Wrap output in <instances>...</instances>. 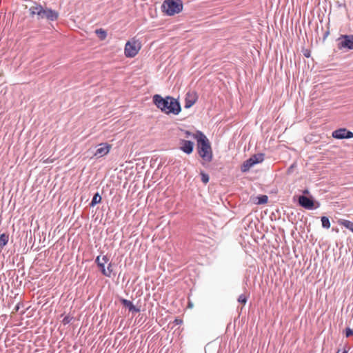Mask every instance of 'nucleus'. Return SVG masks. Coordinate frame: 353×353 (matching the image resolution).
Wrapping results in <instances>:
<instances>
[{"mask_svg": "<svg viewBox=\"0 0 353 353\" xmlns=\"http://www.w3.org/2000/svg\"><path fill=\"white\" fill-rule=\"evenodd\" d=\"M194 138L196 139L197 143H199V131H197L195 134H192ZM197 145H199V143H197ZM197 148H199V146H197Z\"/></svg>", "mask_w": 353, "mask_h": 353, "instance_id": "nucleus-28", "label": "nucleus"}, {"mask_svg": "<svg viewBox=\"0 0 353 353\" xmlns=\"http://www.w3.org/2000/svg\"><path fill=\"white\" fill-rule=\"evenodd\" d=\"M342 353H347V351L344 350Z\"/></svg>", "mask_w": 353, "mask_h": 353, "instance_id": "nucleus-37", "label": "nucleus"}, {"mask_svg": "<svg viewBox=\"0 0 353 353\" xmlns=\"http://www.w3.org/2000/svg\"><path fill=\"white\" fill-rule=\"evenodd\" d=\"M101 260H102V263H100L98 266L99 267L101 273L104 275V274H106L105 263H106L108 261V258L107 256H103L102 257Z\"/></svg>", "mask_w": 353, "mask_h": 353, "instance_id": "nucleus-19", "label": "nucleus"}, {"mask_svg": "<svg viewBox=\"0 0 353 353\" xmlns=\"http://www.w3.org/2000/svg\"><path fill=\"white\" fill-rule=\"evenodd\" d=\"M183 321L180 319H175L173 321V323L176 325H181Z\"/></svg>", "mask_w": 353, "mask_h": 353, "instance_id": "nucleus-27", "label": "nucleus"}, {"mask_svg": "<svg viewBox=\"0 0 353 353\" xmlns=\"http://www.w3.org/2000/svg\"><path fill=\"white\" fill-rule=\"evenodd\" d=\"M95 34L100 39V40L103 41L107 37V32L102 28L97 29L95 30Z\"/></svg>", "mask_w": 353, "mask_h": 353, "instance_id": "nucleus-17", "label": "nucleus"}, {"mask_svg": "<svg viewBox=\"0 0 353 353\" xmlns=\"http://www.w3.org/2000/svg\"><path fill=\"white\" fill-rule=\"evenodd\" d=\"M255 164L254 163L252 158H249L247 159L244 163H243V165L241 167L242 172H247L248 171L252 166H254Z\"/></svg>", "mask_w": 353, "mask_h": 353, "instance_id": "nucleus-14", "label": "nucleus"}, {"mask_svg": "<svg viewBox=\"0 0 353 353\" xmlns=\"http://www.w3.org/2000/svg\"><path fill=\"white\" fill-rule=\"evenodd\" d=\"M299 204L307 210H312L314 208H317L319 206L318 204L317 206L314 207V200L312 198H309L304 195L299 197Z\"/></svg>", "mask_w": 353, "mask_h": 353, "instance_id": "nucleus-8", "label": "nucleus"}, {"mask_svg": "<svg viewBox=\"0 0 353 353\" xmlns=\"http://www.w3.org/2000/svg\"><path fill=\"white\" fill-rule=\"evenodd\" d=\"M72 316H69V315L65 316L63 319V320H62V323H63V325H67V324H68V323H70V321H72Z\"/></svg>", "mask_w": 353, "mask_h": 353, "instance_id": "nucleus-25", "label": "nucleus"}, {"mask_svg": "<svg viewBox=\"0 0 353 353\" xmlns=\"http://www.w3.org/2000/svg\"><path fill=\"white\" fill-rule=\"evenodd\" d=\"M9 235L3 233L0 235V248H3L8 242Z\"/></svg>", "mask_w": 353, "mask_h": 353, "instance_id": "nucleus-16", "label": "nucleus"}, {"mask_svg": "<svg viewBox=\"0 0 353 353\" xmlns=\"http://www.w3.org/2000/svg\"><path fill=\"white\" fill-rule=\"evenodd\" d=\"M199 142H200V157L203 162V165L205 163H210L213 159V152L211 147V143L207 137L200 131Z\"/></svg>", "mask_w": 353, "mask_h": 353, "instance_id": "nucleus-3", "label": "nucleus"}, {"mask_svg": "<svg viewBox=\"0 0 353 353\" xmlns=\"http://www.w3.org/2000/svg\"><path fill=\"white\" fill-rule=\"evenodd\" d=\"M305 56L306 57H309L308 53L305 54Z\"/></svg>", "mask_w": 353, "mask_h": 353, "instance_id": "nucleus-36", "label": "nucleus"}, {"mask_svg": "<svg viewBox=\"0 0 353 353\" xmlns=\"http://www.w3.org/2000/svg\"><path fill=\"white\" fill-rule=\"evenodd\" d=\"M183 9L181 0H165L162 4V10L168 15L172 16L180 12Z\"/></svg>", "mask_w": 353, "mask_h": 353, "instance_id": "nucleus-4", "label": "nucleus"}, {"mask_svg": "<svg viewBox=\"0 0 353 353\" xmlns=\"http://www.w3.org/2000/svg\"><path fill=\"white\" fill-rule=\"evenodd\" d=\"M95 263L97 264V265H99L100 263H102V261H101V258H100V256H98L96 259H95Z\"/></svg>", "mask_w": 353, "mask_h": 353, "instance_id": "nucleus-29", "label": "nucleus"}, {"mask_svg": "<svg viewBox=\"0 0 353 353\" xmlns=\"http://www.w3.org/2000/svg\"><path fill=\"white\" fill-rule=\"evenodd\" d=\"M181 133L185 134L187 135L186 137H188L189 135L192 134V133L190 132L189 131L183 130H181Z\"/></svg>", "mask_w": 353, "mask_h": 353, "instance_id": "nucleus-30", "label": "nucleus"}, {"mask_svg": "<svg viewBox=\"0 0 353 353\" xmlns=\"http://www.w3.org/2000/svg\"><path fill=\"white\" fill-rule=\"evenodd\" d=\"M247 301H248V296H246L243 294H241L238 298V302L243 303V304H245L247 303Z\"/></svg>", "mask_w": 353, "mask_h": 353, "instance_id": "nucleus-22", "label": "nucleus"}, {"mask_svg": "<svg viewBox=\"0 0 353 353\" xmlns=\"http://www.w3.org/2000/svg\"><path fill=\"white\" fill-rule=\"evenodd\" d=\"M332 136L336 139H351L353 138V132L342 128L333 131Z\"/></svg>", "mask_w": 353, "mask_h": 353, "instance_id": "nucleus-7", "label": "nucleus"}, {"mask_svg": "<svg viewBox=\"0 0 353 353\" xmlns=\"http://www.w3.org/2000/svg\"><path fill=\"white\" fill-rule=\"evenodd\" d=\"M97 147L94 155L97 157H102L110 152L111 145L107 143H103L98 145Z\"/></svg>", "mask_w": 353, "mask_h": 353, "instance_id": "nucleus-9", "label": "nucleus"}, {"mask_svg": "<svg viewBox=\"0 0 353 353\" xmlns=\"http://www.w3.org/2000/svg\"><path fill=\"white\" fill-rule=\"evenodd\" d=\"M112 272V263H110L108 264L107 269H105L106 274H104V276L110 277Z\"/></svg>", "mask_w": 353, "mask_h": 353, "instance_id": "nucleus-24", "label": "nucleus"}, {"mask_svg": "<svg viewBox=\"0 0 353 353\" xmlns=\"http://www.w3.org/2000/svg\"><path fill=\"white\" fill-rule=\"evenodd\" d=\"M293 167H294V165H291V166L288 168V173H290V172L292 170Z\"/></svg>", "mask_w": 353, "mask_h": 353, "instance_id": "nucleus-32", "label": "nucleus"}, {"mask_svg": "<svg viewBox=\"0 0 353 353\" xmlns=\"http://www.w3.org/2000/svg\"><path fill=\"white\" fill-rule=\"evenodd\" d=\"M268 196L266 195H261V196L258 197V204H264L268 202Z\"/></svg>", "mask_w": 353, "mask_h": 353, "instance_id": "nucleus-21", "label": "nucleus"}, {"mask_svg": "<svg viewBox=\"0 0 353 353\" xmlns=\"http://www.w3.org/2000/svg\"><path fill=\"white\" fill-rule=\"evenodd\" d=\"M328 34H329V32H328V31H327V32H325V37H324V38L327 37Z\"/></svg>", "mask_w": 353, "mask_h": 353, "instance_id": "nucleus-33", "label": "nucleus"}, {"mask_svg": "<svg viewBox=\"0 0 353 353\" xmlns=\"http://www.w3.org/2000/svg\"><path fill=\"white\" fill-rule=\"evenodd\" d=\"M337 48L339 50H353V35L352 34H341L336 40Z\"/></svg>", "mask_w": 353, "mask_h": 353, "instance_id": "nucleus-6", "label": "nucleus"}, {"mask_svg": "<svg viewBox=\"0 0 353 353\" xmlns=\"http://www.w3.org/2000/svg\"><path fill=\"white\" fill-rule=\"evenodd\" d=\"M188 305L190 308H192L193 307V304H192V301H191V300L190 299L188 300Z\"/></svg>", "mask_w": 353, "mask_h": 353, "instance_id": "nucleus-31", "label": "nucleus"}, {"mask_svg": "<svg viewBox=\"0 0 353 353\" xmlns=\"http://www.w3.org/2000/svg\"><path fill=\"white\" fill-rule=\"evenodd\" d=\"M154 104L163 112L177 115L181 112L180 103L172 97H162L159 94H154L152 97Z\"/></svg>", "mask_w": 353, "mask_h": 353, "instance_id": "nucleus-1", "label": "nucleus"}, {"mask_svg": "<svg viewBox=\"0 0 353 353\" xmlns=\"http://www.w3.org/2000/svg\"><path fill=\"white\" fill-rule=\"evenodd\" d=\"M29 12L31 17L36 15L39 20L46 19L50 21H54L59 17L58 12L48 7H43L36 1H32V6L30 7Z\"/></svg>", "mask_w": 353, "mask_h": 353, "instance_id": "nucleus-2", "label": "nucleus"}, {"mask_svg": "<svg viewBox=\"0 0 353 353\" xmlns=\"http://www.w3.org/2000/svg\"><path fill=\"white\" fill-rule=\"evenodd\" d=\"M254 163L256 165L257 163H261L264 160V154L262 153H258L254 154L251 157Z\"/></svg>", "mask_w": 353, "mask_h": 353, "instance_id": "nucleus-15", "label": "nucleus"}, {"mask_svg": "<svg viewBox=\"0 0 353 353\" xmlns=\"http://www.w3.org/2000/svg\"><path fill=\"white\" fill-rule=\"evenodd\" d=\"M120 302L121 303V304L123 305L128 307L130 312H136V313L140 312V309L136 307L133 305L132 302L129 300L121 298V299H120Z\"/></svg>", "mask_w": 353, "mask_h": 353, "instance_id": "nucleus-11", "label": "nucleus"}, {"mask_svg": "<svg viewBox=\"0 0 353 353\" xmlns=\"http://www.w3.org/2000/svg\"><path fill=\"white\" fill-rule=\"evenodd\" d=\"M345 332L346 337H350L352 335H353V330L350 327H347L345 330Z\"/></svg>", "mask_w": 353, "mask_h": 353, "instance_id": "nucleus-26", "label": "nucleus"}, {"mask_svg": "<svg viewBox=\"0 0 353 353\" xmlns=\"http://www.w3.org/2000/svg\"><path fill=\"white\" fill-rule=\"evenodd\" d=\"M141 48V43L135 39L127 41L124 48L125 56L128 58L134 57L138 54Z\"/></svg>", "mask_w": 353, "mask_h": 353, "instance_id": "nucleus-5", "label": "nucleus"}, {"mask_svg": "<svg viewBox=\"0 0 353 353\" xmlns=\"http://www.w3.org/2000/svg\"><path fill=\"white\" fill-rule=\"evenodd\" d=\"M322 227L325 229H329L330 228V221L327 216H322L321 219Z\"/></svg>", "mask_w": 353, "mask_h": 353, "instance_id": "nucleus-20", "label": "nucleus"}, {"mask_svg": "<svg viewBox=\"0 0 353 353\" xmlns=\"http://www.w3.org/2000/svg\"><path fill=\"white\" fill-rule=\"evenodd\" d=\"M101 196L99 195V194L98 192H97L94 195V196L91 201V203H90V205L91 207H94L95 205L101 202Z\"/></svg>", "mask_w": 353, "mask_h": 353, "instance_id": "nucleus-18", "label": "nucleus"}, {"mask_svg": "<svg viewBox=\"0 0 353 353\" xmlns=\"http://www.w3.org/2000/svg\"><path fill=\"white\" fill-rule=\"evenodd\" d=\"M309 193V191L307 190H305L303 191V194H308Z\"/></svg>", "mask_w": 353, "mask_h": 353, "instance_id": "nucleus-34", "label": "nucleus"}, {"mask_svg": "<svg viewBox=\"0 0 353 353\" xmlns=\"http://www.w3.org/2000/svg\"><path fill=\"white\" fill-rule=\"evenodd\" d=\"M19 308V305H17V306L15 307V310H16V311H18Z\"/></svg>", "mask_w": 353, "mask_h": 353, "instance_id": "nucleus-35", "label": "nucleus"}, {"mask_svg": "<svg viewBox=\"0 0 353 353\" xmlns=\"http://www.w3.org/2000/svg\"><path fill=\"white\" fill-rule=\"evenodd\" d=\"M338 223L353 232V222L346 219H339Z\"/></svg>", "mask_w": 353, "mask_h": 353, "instance_id": "nucleus-13", "label": "nucleus"}, {"mask_svg": "<svg viewBox=\"0 0 353 353\" xmlns=\"http://www.w3.org/2000/svg\"><path fill=\"white\" fill-rule=\"evenodd\" d=\"M196 101V98L194 96H190L189 93L187 94V97L185 100V108H190Z\"/></svg>", "mask_w": 353, "mask_h": 353, "instance_id": "nucleus-12", "label": "nucleus"}, {"mask_svg": "<svg viewBox=\"0 0 353 353\" xmlns=\"http://www.w3.org/2000/svg\"><path fill=\"white\" fill-rule=\"evenodd\" d=\"M200 175L201 176V181L204 183H207L209 181V176L208 174L201 172H200Z\"/></svg>", "mask_w": 353, "mask_h": 353, "instance_id": "nucleus-23", "label": "nucleus"}, {"mask_svg": "<svg viewBox=\"0 0 353 353\" xmlns=\"http://www.w3.org/2000/svg\"><path fill=\"white\" fill-rule=\"evenodd\" d=\"M194 143L191 141L181 139L180 141V149L185 153L190 154L192 152Z\"/></svg>", "mask_w": 353, "mask_h": 353, "instance_id": "nucleus-10", "label": "nucleus"}]
</instances>
